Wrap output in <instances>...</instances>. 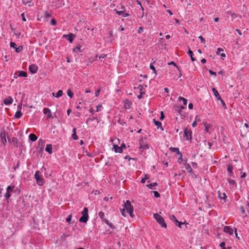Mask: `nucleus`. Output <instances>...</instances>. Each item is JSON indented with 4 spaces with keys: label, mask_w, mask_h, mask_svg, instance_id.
<instances>
[{
    "label": "nucleus",
    "mask_w": 249,
    "mask_h": 249,
    "mask_svg": "<svg viewBox=\"0 0 249 249\" xmlns=\"http://www.w3.org/2000/svg\"><path fill=\"white\" fill-rule=\"evenodd\" d=\"M209 71V73H210L211 74L213 75H214V76H215V75H216V74L215 72H214V71H212V70H210Z\"/></svg>",
    "instance_id": "53"
},
{
    "label": "nucleus",
    "mask_w": 249,
    "mask_h": 249,
    "mask_svg": "<svg viewBox=\"0 0 249 249\" xmlns=\"http://www.w3.org/2000/svg\"><path fill=\"white\" fill-rule=\"evenodd\" d=\"M124 209L126 210L127 212L129 213L131 217H134V215L133 214V207L131 205V203L129 200H127L124 204Z\"/></svg>",
    "instance_id": "1"
},
{
    "label": "nucleus",
    "mask_w": 249,
    "mask_h": 249,
    "mask_svg": "<svg viewBox=\"0 0 249 249\" xmlns=\"http://www.w3.org/2000/svg\"><path fill=\"white\" fill-rule=\"evenodd\" d=\"M13 102V99L11 96H9L7 98L4 99V103L6 105H9L12 104Z\"/></svg>",
    "instance_id": "8"
},
{
    "label": "nucleus",
    "mask_w": 249,
    "mask_h": 249,
    "mask_svg": "<svg viewBox=\"0 0 249 249\" xmlns=\"http://www.w3.org/2000/svg\"><path fill=\"white\" fill-rule=\"evenodd\" d=\"M131 102L128 100H126L125 103H124V107L126 108H128V109H129L131 107L130 105H131Z\"/></svg>",
    "instance_id": "22"
},
{
    "label": "nucleus",
    "mask_w": 249,
    "mask_h": 249,
    "mask_svg": "<svg viewBox=\"0 0 249 249\" xmlns=\"http://www.w3.org/2000/svg\"><path fill=\"white\" fill-rule=\"evenodd\" d=\"M170 219L174 221L175 222H178V221L176 219V217L174 215L170 216Z\"/></svg>",
    "instance_id": "30"
},
{
    "label": "nucleus",
    "mask_w": 249,
    "mask_h": 249,
    "mask_svg": "<svg viewBox=\"0 0 249 249\" xmlns=\"http://www.w3.org/2000/svg\"><path fill=\"white\" fill-rule=\"evenodd\" d=\"M144 92H141L140 94L138 96V98L139 99H141L142 98V95L144 94Z\"/></svg>",
    "instance_id": "50"
},
{
    "label": "nucleus",
    "mask_w": 249,
    "mask_h": 249,
    "mask_svg": "<svg viewBox=\"0 0 249 249\" xmlns=\"http://www.w3.org/2000/svg\"><path fill=\"white\" fill-rule=\"evenodd\" d=\"M44 113L45 114H48V117H50L51 116V110L50 109L45 108L43 109Z\"/></svg>",
    "instance_id": "21"
},
{
    "label": "nucleus",
    "mask_w": 249,
    "mask_h": 249,
    "mask_svg": "<svg viewBox=\"0 0 249 249\" xmlns=\"http://www.w3.org/2000/svg\"><path fill=\"white\" fill-rule=\"evenodd\" d=\"M32 0H22V2L24 4H27L28 3L30 2Z\"/></svg>",
    "instance_id": "47"
},
{
    "label": "nucleus",
    "mask_w": 249,
    "mask_h": 249,
    "mask_svg": "<svg viewBox=\"0 0 249 249\" xmlns=\"http://www.w3.org/2000/svg\"><path fill=\"white\" fill-rule=\"evenodd\" d=\"M14 188V186L11 187V186H8L7 188V192H9L10 193L11 192H12Z\"/></svg>",
    "instance_id": "34"
},
{
    "label": "nucleus",
    "mask_w": 249,
    "mask_h": 249,
    "mask_svg": "<svg viewBox=\"0 0 249 249\" xmlns=\"http://www.w3.org/2000/svg\"><path fill=\"white\" fill-rule=\"evenodd\" d=\"M37 69H38L37 67L35 64H32V65H30L29 67L30 71H31V73H34V74L36 73L37 72Z\"/></svg>",
    "instance_id": "5"
},
{
    "label": "nucleus",
    "mask_w": 249,
    "mask_h": 249,
    "mask_svg": "<svg viewBox=\"0 0 249 249\" xmlns=\"http://www.w3.org/2000/svg\"><path fill=\"white\" fill-rule=\"evenodd\" d=\"M185 169L186 170H187L189 172H192V168H191V166H190V165H189L188 164H186L185 165Z\"/></svg>",
    "instance_id": "27"
},
{
    "label": "nucleus",
    "mask_w": 249,
    "mask_h": 249,
    "mask_svg": "<svg viewBox=\"0 0 249 249\" xmlns=\"http://www.w3.org/2000/svg\"><path fill=\"white\" fill-rule=\"evenodd\" d=\"M140 148H143V149H147L149 147H148V145L147 144H141L140 145Z\"/></svg>",
    "instance_id": "32"
},
{
    "label": "nucleus",
    "mask_w": 249,
    "mask_h": 249,
    "mask_svg": "<svg viewBox=\"0 0 249 249\" xmlns=\"http://www.w3.org/2000/svg\"><path fill=\"white\" fill-rule=\"evenodd\" d=\"M212 90L213 92L214 96L217 98V100H221V97L216 89L214 88H213Z\"/></svg>",
    "instance_id": "15"
},
{
    "label": "nucleus",
    "mask_w": 249,
    "mask_h": 249,
    "mask_svg": "<svg viewBox=\"0 0 249 249\" xmlns=\"http://www.w3.org/2000/svg\"><path fill=\"white\" fill-rule=\"evenodd\" d=\"M191 131H188L187 129L184 130L185 137L187 140L191 139Z\"/></svg>",
    "instance_id": "7"
},
{
    "label": "nucleus",
    "mask_w": 249,
    "mask_h": 249,
    "mask_svg": "<svg viewBox=\"0 0 249 249\" xmlns=\"http://www.w3.org/2000/svg\"><path fill=\"white\" fill-rule=\"evenodd\" d=\"M15 49H16V51L17 53H19V52H20L22 50L23 48H22V46H19L18 47H17Z\"/></svg>",
    "instance_id": "33"
},
{
    "label": "nucleus",
    "mask_w": 249,
    "mask_h": 249,
    "mask_svg": "<svg viewBox=\"0 0 249 249\" xmlns=\"http://www.w3.org/2000/svg\"><path fill=\"white\" fill-rule=\"evenodd\" d=\"M234 233H235V234L236 237L238 239H239V237L238 236V234H237V229H236V228H234Z\"/></svg>",
    "instance_id": "58"
},
{
    "label": "nucleus",
    "mask_w": 249,
    "mask_h": 249,
    "mask_svg": "<svg viewBox=\"0 0 249 249\" xmlns=\"http://www.w3.org/2000/svg\"><path fill=\"white\" fill-rule=\"evenodd\" d=\"M228 171L230 173H231L232 172V166H229L228 167Z\"/></svg>",
    "instance_id": "45"
},
{
    "label": "nucleus",
    "mask_w": 249,
    "mask_h": 249,
    "mask_svg": "<svg viewBox=\"0 0 249 249\" xmlns=\"http://www.w3.org/2000/svg\"><path fill=\"white\" fill-rule=\"evenodd\" d=\"M21 16L22 17V19L23 20V21H26V19L25 18V16H24V13H22L21 14Z\"/></svg>",
    "instance_id": "56"
},
{
    "label": "nucleus",
    "mask_w": 249,
    "mask_h": 249,
    "mask_svg": "<svg viewBox=\"0 0 249 249\" xmlns=\"http://www.w3.org/2000/svg\"><path fill=\"white\" fill-rule=\"evenodd\" d=\"M239 35H242V33H241V32L238 29H236V30H235Z\"/></svg>",
    "instance_id": "64"
},
{
    "label": "nucleus",
    "mask_w": 249,
    "mask_h": 249,
    "mask_svg": "<svg viewBox=\"0 0 249 249\" xmlns=\"http://www.w3.org/2000/svg\"><path fill=\"white\" fill-rule=\"evenodd\" d=\"M44 17L46 18H49L51 17V15L49 14L48 12H45L44 14Z\"/></svg>",
    "instance_id": "44"
},
{
    "label": "nucleus",
    "mask_w": 249,
    "mask_h": 249,
    "mask_svg": "<svg viewBox=\"0 0 249 249\" xmlns=\"http://www.w3.org/2000/svg\"><path fill=\"white\" fill-rule=\"evenodd\" d=\"M40 172L38 171H36L35 174V178L36 179V183L40 186L42 185L44 182V180L41 177H40Z\"/></svg>",
    "instance_id": "4"
},
{
    "label": "nucleus",
    "mask_w": 249,
    "mask_h": 249,
    "mask_svg": "<svg viewBox=\"0 0 249 249\" xmlns=\"http://www.w3.org/2000/svg\"><path fill=\"white\" fill-rule=\"evenodd\" d=\"M107 56V55L106 54H102V55H101L100 56H99V58H104L105 57H106Z\"/></svg>",
    "instance_id": "63"
},
{
    "label": "nucleus",
    "mask_w": 249,
    "mask_h": 249,
    "mask_svg": "<svg viewBox=\"0 0 249 249\" xmlns=\"http://www.w3.org/2000/svg\"><path fill=\"white\" fill-rule=\"evenodd\" d=\"M1 139L2 143L4 144L6 142V136L5 132H1L0 134Z\"/></svg>",
    "instance_id": "17"
},
{
    "label": "nucleus",
    "mask_w": 249,
    "mask_h": 249,
    "mask_svg": "<svg viewBox=\"0 0 249 249\" xmlns=\"http://www.w3.org/2000/svg\"><path fill=\"white\" fill-rule=\"evenodd\" d=\"M10 47H12L14 49H16L17 46V44L15 43L11 42H10Z\"/></svg>",
    "instance_id": "36"
},
{
    "label": "nucleus",
    "mask_w": 249,
    "mask_h": 249,
    "mask_svg": "<svg viewBox=\"0 0 249 249\" xmlns=\"http://www.w3.org/2000/svg\"><path fill=\"white\" fill-rule=\"evenodd\" d=\"M67 95L70 97V98H72L73 97V93H72V92L71 91V89H68L67 90Z\"/></svg>",
    "instance_id": "28"
},
{
    "label": "nucleus",
    "mask_w": 249,
    "mask_h": 249,
    "mask_svg": "<svg viewBox=\"0 0 249 249\" xmlns=\"http://www.w3.org/2000/svg\"><path fill=\"white\" fill-rule=\"evenodd\" d=\"M82 216L80 218L79 221L81 222H86L89 218L88 209L87 208L85 207L83 211L82 212Z\"/></svg>",
    "instance_id": "3"
},
{
    "label": "nucleus",
    "mask_w": 249,
    "mask_h": 249,
    "mask_svg": "<svg viewBox=\"0 0 249 249\" xmlns=\"http://www.w3.org/2000/svg\"><path fill=\"white\" fill-rule=\"evenodd\" d=\"M143 31V28L140 27L138 29V33H141Z\"/></svg>",
    "instance_id": "59"
},
{
    "label": "nucleus",
    "mask_w": 249,
    "mask_h": 249,
    "mask_svg": "<svg viewBox=\"0 0 249 249\" xmlns=\"http://www.w3.org/2000/svg\"><path fill=\"white\" fill-rule=\"evenodd\" d=\"M188 107L190 109H193V105L192 103H190L189 104Z\"/></svg>",
    "instance_id": "61"
},
{
    "label": "nucleus",
    "mask_w": 249,
    "mask_h": 249,
    "mask_svg": "<svg viewBox=\"0 0 249 249\" xmlns=\"http://www.w3.org/2000/svg\"><path fill=\"white\" fill-rule=\"evenodd\" d=\"M227 17L228 18L231 17V20H233L234 19H235L237 17V16L235 13H233L228 11L227 12Z\"/></svg>",
    "instance_id": "9"
},
{
    "label": "nucleus",
    "mask_w": 249,
    "mask_h": 249,
    "mask_svg": "<svg viewBox=\"0 0 249 249\" xmlns=\"http://www.w3.org/2000/svg\"><path fill=\"white\" fill-rule=\"evenodd\" d=\"M198 38L200 39L201 42H202V43H205V39L201 36H199L198 37Z\"/></svg>",
    "instance_id": "46"
},
{
    "label": "nucleus",
    "mask_w": 249,
    "mask_h": 249,
    "mask_svg": "<svg viewBox=\"0 0 249 249\" xmlns=\"http://www.w3.org/2000/svg\"><path fill=\"white\" fill-rule=\"evenodd\" d=\"M150 68L151 70H152L154 71L155 73H156V69H155V67H154V66L152 64H151L150 65Z\"/></svg>",
    "instance_id": "48"
},
{
    "label": "nucleus",
    "mask_w": 249,
    "mask_h": 249,
    "mask_svg": "<svg viewBox=\"0 0 249 249\" xmlns=\"http://www.w3.org/2000/svg\"><path fill=\"white\" fill-rule=\"evenodd\" d=\"M169 149L172 152H175L178 155L181 156V157H182V154L180 153L179 149L178 148L170 147Z\"/></svg>",
    "instance_id": "13"
},
{
    "label": "nucleus",
    "mask_w": 249,
    "mask_h": 249,
    "mask_svg": "<svg viewBox=\"0 0 249 249\" xmlns=\"http://www.w3.org/2000/svg\"><path fill=\"white\" fill-rule=\"evenodd\" d=\"M224 231L225 232L229 233L231 235L232 234V233H233L232 229L230 227H229V226H225L224 228Z\"/></svg>",
    "instance_id": "10"
},
{
    "label": "nucleus",
    "mask_w": 249,
    "mask_h": 249,
    "mask_svg": "<svg viewBox=\"0 0 249 249\" xmlns=\"http://www.w3.org/2000/svg\"><path fill=\"white\" fill-rule=\"evenodd\" d=\"M225 243L224 242H221L220 244V246L222 248V249L223 248H225Z\"/></svg>",
    "instance_id": "52"
},
{
    "label": "nucleus",
    "mask_w": 249,
    "mask_h": 249,
    "mask_svg": "<svg viewBox=\"0 0 249 249\" xmlns=\"http://www.w3.org/2000/svg\"><path fill=\"white\" fill-rule=\"evenodd\" d=\"M105 222L108 225L110 228H113L112 225L111 223H109L108 220L107 219H105L104 220Z\"/></svg>",
    "instance_id": "35"
},
{
    "label": "nucleus",
    "mask_w": 249,
    "mask_h": 249,
    "mask_svg": "<svg viewBox=\"0 0 249 249\" xmlns=\"http://www.w3.org/2000/svg\"><path fill=\"white\" fill-rule=\"evenodd\" d=\"M153 193H154V196L158 198V197H159L160 196V194L157 191H154Z\"/></svg>",
    "instance_id": "38"
},
{
    "label": "nucleus",
    "mask_w": 249,
    "mask_h": 249,
    "mask_svg": "<svg viewBox=\"0 0 249 249\" xmlns=\"http://www.w3.org/2000/svg\"><path fill=\"white\" fill-rule=\"evenodd\" d=\"M71 218H72V215L71 214L69 215L68 217L66 219V221L68 222H70L71 220Z\"/></svg>",
    "instance_id": "43"
},
{
    "label": "nucleus",
    "mask_w": 249,
    "mask_h": 249,
    "mask_svg": "<svg viewBox=\"0 0 249 249\" xmlns=\"http://www.w3.org/2000/svg\"><path fill=\"white\" fill-rule=\"evenodd\" d=\"M121 213L123 216H126L125 213V209L124 208V209L121 210Z\"/></svg>",
    "instance_id": "41"
},
{
    "label": "nucleus",
    "mask_w": 249,
    "mask_h": 249,
    "mask_svg": "<svg viewBox=\"0 0 249 249\" xmlns=\"http://www.w3.org/2000/svg\"><path fill=\"white\" fill-rule=\"evenodd\" d=\"M51 23L52 25H55L56 24V21L54 18H53L51 20Z\"/></svg>",
    "instance_id": "49"
},
{
    "label": "nucleus",
    "mask_w": 249,
    "mask_h": 249,
    "mask_svg": "<svg viewBox=\"0 0 249 249\" xmlns=\"http://www.w3.org/2000/svg\"><path fill=\"white\" fill-rule=\"evenodd\" d=\"M101 90L100 89H98L95 93V96L96 97L98 96H99V93L100 92Z\"/></svg>",
    "instance_id": "54"
},
{
    "label": "nucleus",
    "mask_w": 249,
    "mask_h": 249,
    "mask_svg": "<svg viewBox=\"0 0 249 249\" xmlns=\"http://www.w3.org/2000/svg\"><path fill=\"white\" fill-rule=\"evenodd\" d=\"M154 218L156 219L157 222L162 227L164 228H167V225L165 222L163 218L159 215L158 213H155L154 215Z\"/></svg>",
    "instance_id": "2"
},
{
    "label": "nucleus",
    "mask_w": 249,
    "mask_h": 249,
    "mask_svg": "<svg viewBox=\"0 0 249 249\" xmlns=\"http://www.w3.org/2000/svg\"><path fill=\"white\" fill-rule=\"evenodd\" d=\"M98 215L99 216V217L101 218V219H103L104 218V213L102 212H100L99 213H98Z\"/></svg>",
    "instance_id": "37"
},
{
    "label": "nucleus",
    "mask_w": 249,
    "mask_h": 249,
    "mask_svg": "<svg viewBox=\"0 0 249 249\" xmlns=\"http://www.w3.org/2000/svg\"><path fill=\"white\" fill-rule=\"evenodd\" d=\"M218 196L220 199H223L224 202H226L225 199L227 197V196L225 193H221L219 191L218 192Z\"/></svg>",
    "instance_id": "12"
},
{
    "label": "nucleus",
    "mask_w": 249,
    "mask_h": 249,
    "mask_svg": "<svg viewBox=\"0 0 249 249\" xmlns=\"http://www.w3.org/2000/svg\"><path fill=\"white\" fill-rule=\"evenodd\" d=\"M102 106H101V105H98V106H97L96 111H97V112H98L99 111H100V109H101V108H102Z\"/></svg>",
    "instance_id": "55"
},
{
    "label": "nucleus",
    "mask_w": 249,
    "mask_h": 249,
    "mask_svg": "<svg viewBox=\"0 0 249 249\" xmlns=\"http://www.w3.org/2000/svg\"><path fill=\"white\" fill-rule=\"evenodd\" d=\"M76 128H74L72 130L73 134L71 135L72 138L74 140H77L78 139V137L76 135Z\"/></svg>",
    "instance_id": "18"
},
{
    "label": "nucleus",
    "mask_w": 249,
    "mask_h": 249,
    "mask_svg": "<svg viewBox=\"0 0 249 249\" xmlns=\"http://www.w3.org/2000/svg\"><path fill=\"white\" fill-rule=\"evenodd\" d=\"M63 95V91L62 90H59L57 91L56 93H53L52 95L56 98H59L62 96Z\"/></svg>",
    "instance_id": "14"
},
{
    "label": "nucleus",
    "mask_w": 249,
    "mask_h": 249,
    "mask_svg": "<svg viewBox=\"0 0 249 249\" xmlns=\"http://www.w3.org/2000/svg\"><path fill=\"white\" fill-rule=\"evenodd\" d=\"M188 53L190 55V57H191V60L192 61H195V58L193 57V52L189 50V51H188Z\"/></svg>",
    "instance_id": "26"
},
{
    "label": "nucleus",
    "mask_w": 249,
    "mask_h": 249,
    "mask_svg": "<svg viewBox=\"0 0 249 249\" xmlns=\"http://www.w3.org/2000/svg\"><path fill=\"white\" fill-rule=\"evenodd\" d=\"M113 149H114L115 152L116 153H121L123 152L122 147H119L117 145H116V144L114 145Z\"/></svg>",
    "instance_id": "11"
},
{
    "label": "nucleus",
    "mask_w": 249,
    "mask_h": 249,
    "mask_svg": "<svg viewBox=\"0 0 249 249\" xmlns=\"http://www.w3.org/2000/svg\"><path fill=\"white\" fill-rule=\"evenodd\" d=\"M29 139L31 141L34 142L37 140V137L36 136V135L34 134H31L29 135Z\"/></svg>",
    "instance_id": "19"
},
{
    "label": "nucleus",
    "mask_w": 249,
    "mask_h": 249,
    "mask_svg": "<svg viewBox=\"0 0 249 249\" xmlns=\"http://www.w3.org/2000/svg\"><path fill=\"white\" fill-rule=\"evenodd\" d=\"M10 193H9V192H7L5 195V197L6 198H8L9 197H10Z\"/></svg>",
    "instance_id": "51"
},
{
    "label": "nucleus",
    "mask_w": 249,
    "mask_h": 249,
    "mask_svg": "<svg viewBox=\"0 0 249 249\" xmlns=\"http://www.w3.org/2000/svg\"><path fill=\"white\" fill-rule=\"evenodd\" d=\"M73 52H77V51L81 52V46L80 45H78L76 48H73Z\"/></svg>",
    "instance_id": "31"
},
{
    "label": "nucleus",
    "mask_w": 249,
    "mask_h": 249,
    "mask_svg": "<svg viewBox=\"0 0 249 249\" xmlns=\"http://www.w3.org/2000/svg\"><path fill=\"white\" fill-rule=\"evenodd\" d=\"M204 125L205 126V131L207 132H208V130H209V128L210 127V125L207 124H204Z\"/></svg>",
    "instance_id": "39"
},
{
    "label": "nucleus",
    "mask_w": 249,
    "mask_h": 249,
    "mask_svg": "<svg viewBox=\"0 0 249 249\" xmlns=\"http://www.w3.org/2000/svg\"><path fill=\"white\" fill-rule=\"evenodd\" d=\"M68 236V235H67V234H64L62 236V239H66V238Z\"/></svg>",
    "instance_id": "60"
},
{
    "label": "nucleus",
    "mask_w": 249,
    "mask_h": 249,
    "mask_svg": "<svg viewBox=\"0 0 249 249\" xmlns=\"http://www.w3.org/2000/svg\"><path fill=\"white\" fill-rule=\"evenodd\" d=\"M228 182L230 184H231V185H234V184H236V183L234 180L229 179Z\"/></svg>",
    "instance_id": "42"
},
{
    "label": "nucleus",
    "mask_w": 249,
    "mask_h": 249,
    "mask_svg": "<svg viewBox=\"0 0 249 249\" xmlns=\"http://www.w3.org/2000/svg\"><path fill=\"white\" fill-rule=\"evenodd\" d=\"M153 122H154V123L155 124L156 126H157V127H158V128H159V127H160H160H161V123L160 122H159V121H156L155 119H154V120H153Z\"/></svg>",
    "instance_id": "24"
},
{
    "label": "nucleus",
    "mask_w": 249,
    "mask_h": 249,
    "mask_svg": "<svg viewBox=\"0 0 249 249\" xmlns=\"http://www.w3.org/2000/svg\"><path fill=\"white\" fill-rule=\"evenodd\" d=\"M63 37L68 38L69 41L71 43L75 37V36L72 34H70L69 35H64Z\"/></svg>",
    "instance_id": "6"
},
{
    "label": "nucleus",
    "mask_w": 249,
    "mask_h": 249,
    "mask_svg": "<svg viewBox=\"0 0 249 249\" xmlns=\"http://www.w3.org/2000/svg\"><path fill=\"white\" fill-rule=\"evenodd\" d=\"M21 115H22V113L21 112V111L20 110H18L16 112L15 117L16 118L18 119L21 117Z\"/></svg>",
    "instance_id": "25"
},
{
    "label": "nucleus",
    "mask_w": 249,
    "mask_h": 249,
    "mask_svg": "<svg viewBox=\"0 0 249 249\" xmlns=\"http://www.w3.org/2000/svg\"><path fill=\"white\" fill-rule=\"evenodd\" d=\"M157 185V183L155 182V183H151L149 185H147V186L150 189H153V186H155Z\"/></svg>",
    "instance_id": "29"
},
{
    "label": "nucleus",
    "mask_w": 249,
    "mask_h": 249,
    "mask_svg": "<svg viewBox=\"0 0 249 249\" xmlns=\"http://www.w3.org/2000/svg\"><path fill=\"white\" fill-rule=\"evenodd\" d=\"M46 151L48 152L49 154H52V144H47L45 148Z\"/></svg>",
    "instance_id": "16"
},
{
    "label": "nucleus",
    "mask_w": 249,
    "mask_h": 249,
    "mask_svg": "<svg viewBox=\"0 0 249 249\" xmlns=\"http://www.w3.org/2000/svg\"><path fill=\"white\" fill-rule=\"evenodd\" d=\"M182 101L183 102V104L184 105H186L187 103V100L186 99L184 98Z\"/></svg>",
    "instance_id": "62"
},
{
    "label": "nucleus",
    "mask_w": 249,
    "mask_h": 249,
    "mask_svg": "<svg viewBox=\"0 0 249 249\" xmlns=\"http://www.w3.org/2000/svg\"><path fill=\"white\" fill-rule=\"evenodd\" d=\"M18 76H22L26 77L27 76L26 72L24 71H20L18 73Z\"/></svg>",
    "instance_id": "23"
},
{
    "label": "nucleus",
    "mask_w": 249,
    "mask_h": 249,
    "mask_svg": "<svg viewBox=\"0 0 249 249\" xmlns=\"http://www.w3.org/2000/svg\"><path fill=\"white\" fill-rule=\"evenodd\" d=\"M12 143L15 146H18V139L16 138H12L11 141Z\"/></svg>",
    "instance_id": "20"
},
{
    "label": "nucleus",
    "mask_w": 249,
    "mask_h": 249,
    "mask_svg": "<svg viewBox=\"0 0 249 249\" xmlns=\"http://www.w3.org/2000/svg\"><path fill=\"white\" fill-rule=\"evenodd\" d=\"M164 118V116L163 115V113L162 111L161 112V116H160V119L161 120H163Z\"/></svg>",
    "instance_id": "57"
},
{
    "label": "nucleus",
    "mask_w": 249,
    "mask_h": 249,
    "mask_svg": "<svg viewBox=\"0 0 249 249\" xmlns=\"http://www.w3.org/2000/svg\"><path fill=\"white\" fill-rule=\"evenodd\" d=\"M135 89H138L140 92H142V89H143V87L142 86L140 85L139 86L138 88H136L135 87L134 88Z\"/></svg>",
    "instance_id": "40"
}]
</instances>
